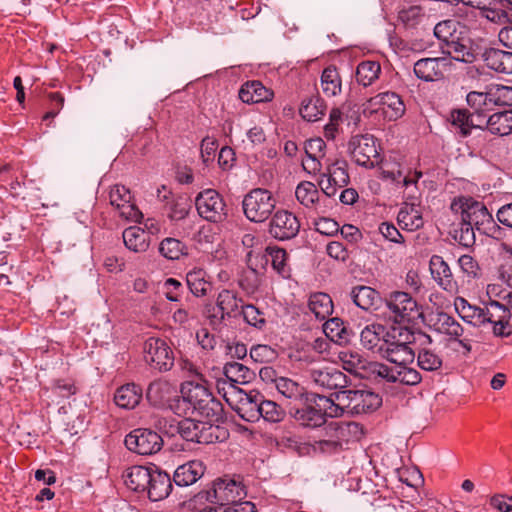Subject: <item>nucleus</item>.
<instances>
[{
    "label": "nucleus",
    "mask_w": 512,
    "mask_h": 512,
    "mask_svg": "<svg viewBox=\"0 0 512 512\" xmlns=\"http://www.w3.org/2000/svg\"><path fill=\"white\" fill-rule=\"evenodd\" d=\"M467 104L477 114V118L481 117V113H486L493 109L492 99L490 96V88L485 92L471 91L466 96Z\"/></svg>",
    "instance_id": "49"
},
{
    "label": "nucleus",
    "mask_w": 512,
    "mask_h": 512,
    "mask_svg": "<svg viewBox=\"0 0 512 512\" xmlns=\"http://www.w3.org/2000/svg\"><path fill=\"white\" fill-rule=\"evenodd\" d=\"M205 275L202 269L192 270L186 274V284L196 297L206 296L211 288V283L205 279Z\"/></svg>",
    "instance_id": "45"
},
{
    "label": "nucleus",
    "mask_w": 512,
    "mask_h": 512,
    "mask_svg": "<svg viewBox=\"0 0 512 512\" xmlns=\"http://www.w3.org/2000/svg\"><path fill=\"white\" fill-rule=\"evenodd\" d=\"M454 307L459 316L466 322L473 325H480L483 308L471 305L462 297H458L454 301Z\"/></svg>",
    "instance_id": "51"
},
{
    "label": "nucleus",
    "mask_w": 512,
    "mask_h": 512,
    "mask_svg": "<svg viewBox=\"0 0 512 512\" xmlns=\"http://www.w3.org/2000/svg\"><path fill=\"white\" fill-rule=\"evenodd\" d=\"M188 415H197L211 423H222L224 421V408L222 403L211 392H208L205 394L203 401L195 405V408H192Z\"/></svg>",
    "instance_id": "22"
},
{
    "label": "nucleus",
    "mask_w": 512,
    "mask_h": 512,
    "mask_svg": "<svg viewBox=\"0 0 512 512\" xmlns=\"http://www.w3.org/2000/svg\"><path fill=\"white\" fill-rule=\"evenodd\" d=\"M325 174L340 188L348 185L350 181L346 161H336L332 163L328 166L327 173Z\"/></svg>",
    "instance_id": "56"
},
{
    "label": "nucleus",
    "mask_w": 512,
    "mask_h": 512,
    "mask_svg": "<svg viewBox=\"0 0 512 512\" xmlns=\"http://www.w3.org/2000/svg\"><path fill=\"white\" fill-rule=\"evenodd\" d=\"M358 430L359 425L355 422H330L325 427L327 438L315 441L313 448L323 453L338 452L344 443L349 442V436L356 434Z\"/></svg>",
    "instance_id": "9"
},
{
    "label": "nucleus",
    "mask_w": 512,
    "mask_h": 512,
    "mask_svg": "<svg viewBox=\"0 0 512 512\" xmlns=\"http://www.w3.org/2000/svg\"><path fill=\"white\" fill-rule=\"evenodd\" d=\"M314 227L317 232L326 236H334L339 231V224L334 219L327 217L315 220Z\"/></svg>",
    "instance_id": "64"
},
{
    "label": "nucleus",
    "mask_w": 512,
    "mask_h": 512,
    "mask_svg": "<svg viewBox=\"0 0 512 512\" xmlns=\"http://www.w3.org/2000/svg\"><path fill=\"white\" fill-rule=\"evenodd\" d=\"M153 470L144 466L129 467L123 474L125 485L134 492H145Z\"/></svg>",
    "instance_id": "29"
},
{
    "label": "nucleus",
    "mask_w": 512,
    "mask_h": 512,
    "mask_svg": "<svg viewBox=\"0 0 512 512\" xmlns=\"http://www.w3.org/2000/svg\"><path fill=\"white\" fill-rule=\"evenodd\" d=\"M385 306L394 325L402 322H414L423 317L417 301L407 292L394 291L385 299Z\"/></svg>",
    "instance_id": "7"
},
{
    "label": "nucleus",
    "mask_w": 512,
    "mask_h": 512,
    "mask_svg": "<svg viewBox=\"0 0 512 512\" xmlns=\"http://www.w3.org/2000/svg\"><path fill=\"white\" fill-rule=\"evenodd\" d=\"M259 412H261V418L271 423H278L285 417L284 409L272 400H265L263 395H261Z\"/></svg>",
    "instance_id": "53"
},
{
    "label": "nucleus",
    "mask_w": 512,
    "mask_h": 512,
    "mask_svg": "<svg viewBox=\"0 0 512 512\" xmlns=\"http://www.w3.org/2000/svg\"><path fill=\"white\" fill-rule=\"evenodd\" d=\"M223 373L231 382L239 384L250 382L254 377V372L239 362L226 363Z\"/></svg>",
    "instance_id": "47"
},
{
    "label": "nucleus",
    "mask_w": 512,
    "mask_h": 512,
    "mask_svg": "<svg viewBox=\"0 0 512 512\" xmlns=\"http://www.w3.org/2000/svg\"><path fill=\"white\" fill-rule=\"evenodd\" d=\"M321 87L328 97H334L341 93L342 80L337 68L333 65L326 67L321 75Z\"/></svg>",
    "instance_id": "44"
},
{
    "label": "nucleus",
    "mask_w": 512,
    "mask_h": 512,
    "mask_svg": "<svg viewBox=\"0 0 512 512\" xmlns=\"http://www.w3.org/2000/svg\"><path fill=\"white\" fill-rule=\"evenodd\" d=\"M398 223L409 231L417 230L424 225L419 205L406 203L398 212Z\"/></svg>",
    "instance_id": "35"
},
{
    "label": "nucleus",
    "mask_w": 512,
    "mask_h": 512,
    "mask_svg": "<svg viewBox=\"0 0 512 512\" xmlns=\"http://www.w3.org/2000/svg\"><path fill=\"white\" fill-rule=\"evenodd\" d=\"M486 66L497 73L512 74V51L487 48L482 53Z\"/></svg>",
    "instance_id": "25"
},
{
    "label": "nucleus",
    "mask_w": 512,
    "mask_h": 512,
    "mask_svg": "<svg viewBox=\"0 0 512 512\" xmlns=\"http://www.w3.org/2000/svg\"><path fill=\"white\" fill-rule=\"evenodd\" d=\"M424 16L423 9L420 6L413 5L399 10L398 21L401 22L405 28H415L421 23Z\"/></svg>",
    "instance_id": "54"
},
{
    "label": "nucleus",
    "mask_w": 512,
    "mask_h": 512,
    "mask_svg": "<svg viewBox=\"0 0 512 512\" xmlns=\"http://www.w3.org/2000/svg\"><path fill=\"white\" fill-rule=\"evenodd\" d=\"M447 65L445 58H422L414 64V73L417 78L432 82L444 77V70Z\"/></svg>",
    "instance_id": "23"
},
{
    "label": "nucleus",
    "mask_w": 512,
    "mask_h": 512,
    "mask_svg": "<svg viewBox=\"0 0 512 512\" xmlns=\"http://www.w3.org/2000/svg\"><path fill=\"white\" fill-rule=\"evenodd\" d=\"M325 110V101L317 95L302 100L299 112L303 119L314 122L324 115Z\"/></svg>",
    "instance_id": "42"
},
{
    "label": "nucleus",
    "mask_w": 512,
    "mask_h": 512,
    "mask_svg": "<svg viewBox=\"0 0 512 512\" xmlns=\"http://www.w3.org/2000/svg\"><path fill=\"white\" fill-rule=\"evenodd\" d=\"M278 357L277 351L269 345H253L250 349V358L256 363H271Z\"/></svg>",
    "instance_id": "59"
},
{
    "label": "nucleus",
    "mask_w": 512,
    "mask_h": 512,
    "mask_svg": "<svg viewBox=\"0 0 512 512\" xmlns=\"http://www.w3.org/2000/svg\"><path fill=\"white\" fill-rule=\"evenodd\" d=\"M295 196L303 206L311 208L319 202L320 194L314 183L302 181L296 187Z\"/></svg>",
    "instance_id": "46"
},
{
    "label": "nucleus",
    "mask_w": 512,
    "mask_h": 512,
    "mask_svg": "<svg viewBox=\"0 0 512 512\" xmlns=\"http://www.w3.org/2000/svg\"><path fill=\"white\" fill-rule=\"evenodd\" d=\"M143 351L145 362L160 372L169 371L174 365V353L167 342L161 338H148L144 343Z\"/></svg>",
    "instance_id": "13"
},
{
    "label": "nucleus",
    "mask_w": 512,
    "mask_h": 512,
    "mask_svg": "<svg viewBox=\"0 0 512 512\" xmlns=\"http://www.w3.org/2000/svg\"><path fill=\"white\" fill-rule=\"evenodd\" d=\"M381 73V65L377 61H362L356 68V81L364 86L368 87L372 85Z\"/></svg>",
    "instance_id": "43"
},
{
    "label": "nucleus",
    "mask_w": 512,
    "mask_h": 512,
    "mask_svg": "<svg viewBox=\"0 0 512 512\" xmlns=\"http://www.w3.org/2000/svg\"><path fill=\"white\" fill-rule=\"evenodd\" d=\"M308 308L318 320H325L333 312V302L327 293L316 292L310 295Z\"/></svg>",
    "instance_id": "38"
},
{
    "label": "nucleus",
    "mask_w": 512,
    "mask_h": 512,
    "mask_svg": "<svg viewBox=\"0 0 512 512\" xmlns=\"http://www.w3.org/2000/svg\"><path fill=\"white\" fill-rule=\"evenodd\" d=\"M210 390L202 384L192 381L186 382L181 388V397L175 402V412L187 416L192 408H195L200 401H203L205 394Z\"/></svg>",
    "instance_id": "20"
},
{
    "label": "nucleus",
    "mask_w": 512,
    "mask_h": 512,
    "mask_svg": "<svg viewBox=\"0 0 512 512\" xmlns=\"http://www.w3.org/2000/svg\"><path fill=\"white\" fill-rule=\"evenodd\" d=\"M142 399V388L134 383L118 388L114 395L115 404L123 409H134Z\"/></svg>",
    "instance_id": "32"
},
{
    "label": "nucleus",
    "mask_w": 512,
    "mask_h": 512,
    "mask_svg": "<svg viewBox=\"0 0 512 512\" xmlns=\"http://www.w3.org/2000/svg\"><path fill=\"white\" fill-rule=\"evenodd\" d=\"M276 200L271 192L263 188L252 189L242 201L244 215L255 223L266 221L275 209Z\"/></svg>",
    "instance_id": "8"
},
{
    "label": "nucleus",
    "mask_w": 512,
    "mask_h": 512,
    "mask_svg": "<svg viewBox=\"0 0 512 512\" xmlns=\"http://www.w3.org/2000/svg\"><path fill=\"white\" fill-rule=\"evenodd\" d=\"M300 230L298 218L288 210H277L269 222L268 232L276 240L286 241L295 238Z\"/></svg>",
    "instance_id": "16"
},
{
    "label": "nucleus",
    "mask_w": 512,
    "mask_h": 512,
    "mask_svg": "<svg viewBox=\"0 0 512 512\" xmlns=\"http://www.w3.org/2000/svg\"><path fill=\"white\" fill-rule=\"evenodd\" d=\"M211 426L206 427V423L197 422L190 418H185L178 422L177 431L180 436L188 441L195 443H209L211 442V435L207 433Z\"/></svg>",
    "instance_id": "24"
},
{
    "label": "nucleus",
    "mask_w": 512,
    "mask_h": 512,
    "mask_svg": "<svg viewBox=\"0 0 512 512\" xmlns=\"http://www.w3.org/2000/svg\"><path fill=\"white\" fill-rule=\"evenodd\" d=\"M349 149L353 160L359 166L372 169L379 162L376 141L372 135L353 136L349 141Z\"/></svg>",
    "instance_id": "14"
},
{
    "label": "nucleus",
    "mask_w": 512,
    "mask_h": 512,
    "mask_svg": "<svg viewBox=\"0 0 512 512\" xmlns=\"http://www.w3.org/2000/svg\"><path fill=\"white\" fill-rule=\"evenodd\" d=\"M273 92L267 89L260 81H248L239 90V98L247 104L270 101Z\"/></svg>",
    "instance_id": "27"
},
{
    "label": "nucleus",
    "mask_w": 512,
    "mask_h": 512,
    "mask_svg": "<svg viewBox=\"0 0 512 512\" xmlns=\"http://www.w3.org/2000/svg\"><path fill=\"white\" fill-rule=\"evenodd\" d=\"M261 395L255 390L245 392L240 389L237 392V401L231 404V407L243 420L256 422L261 418V412H259Z\"/></svg>",
    "instance_id": "18"
},
{
    "label": "nucleus",
    "mask_w": 512,
    "mask_h": 512,
    "mask_svg": "<svg viewBox=\"0 0 512 512\" xmlns=\"http://www.w3.org/2000/svg\"><path fill=\"white\" fill-rule=\"evenodd\" d=\"M162 437L154 430L137 428L125 436L124 444L128 450L138 455H153L163 447Z\"/></svg>",
    "instance_id": "12"
},
{
    "label": "nucleus",
    "mask_w": 512,
    "mask_h": 512,
    "mask_svg": "<svg viewBox=\"0 0 512 512\" xmlns=\"http://www.w3.org/2000/svg\"><path fill=\"white\" fill-rule=\"evenodd\" d=\"M266 251L270 255V262L275 272L283 278L290 276V267L288 265V254L285 249L277 246H268Z\"/></svg>",
    "instance_id": "48"
},
{
    "label": "nucleus",
    "mask_w": 512,
    "mask_h": 512,
    "mask_svg": "<svg viewBox=\"0 0 512 512\" xmlns=\"http://www.w3.org/2000/svg\"><path fill=\"white\" fill-rule=\"evenodd\" d=\"M480 316V325L492 324L495 336L508 337L512 334L511 312L505 305L497 301H491L483 308Z\"/></svg>",
    "instance_id": "15"
},
{
    "label": "nucleus",
    "mask_w": 512,
    "mask_h": 512,
    "mask_svg": "<svg viewBox=\"0 0 512 512\" xmlns=\"http://www.w3.org/2000/svg\"><path fill=\"white\" fill-rule=\"evenodd\" d=\"M442 357L435 351L427 348L418 350L417 364L425 371H437L442 367Z\"/></svg>",
    "instance_id": "52"
},
{
    "label": "nucleus",
    "mask_w": 512,
    "mask_h": 512,
    "mask_svg": "<svg viewBox=\"0 0 512 512\" xmlns=\"http://www.w3.org/2000/svg\"><path fill=\"white\" fill-rule=\"evenodd\" d=\"M173 489L170 475L164 471L154 469L149 480L146 493L151 501H160L167 498Z\"/></svg>",
    "instance_id": "26"
},
{
    "label": "nucleus",
    "mask_w": 512,
    "mask_h": 512,
    "mask_svg": "<svg viewBox=\"0 0 512 512\" xmlns=\"http://www.w3.org/2000/svg\"><path fill=\"white\" fill-rule=\"evenodd\" d=\"M350 298L357 307L365 311L376 308L381 301L378 291L364 285L353 287L350 292Z\"/></svg>",
    "instance_id": "33"
},
{
    "label": "nucleus",
    "mask_w": 512,
    "mask_h": 512,
    "mask_svg": "<svg viewBox=\"0 0 512 512\" xmlns=\"http://www.w3.org/2000/svg\"><path fill=\"white\" fill-rule=\"evenodd\" d=\"M332 395L310 392L297 405L289 407V414L302 426L316 428L326 423V417H337Z\"/></svg>",
    "instance_id": "4"
},
{
    "label": "nucleus",
    "mask_w": 512,
    "mask_h": 512,
    "mask_svg": "<svg viewBox=\"0 0 512 512\" xmlns=\"http://www.w3.org/2000/svg\"><path fill=\"white\" fill-rule=\"evenodd\" d=\"M109 200L112 206L118 208L121 203L131 200L130 191L125 186L116 184L110 189Z\"/></svg>",
    "instance_id": "63"
},
{
    "label": "nucleus",
    "mask_w": 512,
    "mask_h": 512,
    "mask_svg": "<svg viewBox=\"0 0 512 512\" xmlns=\"http://www.w3.org/2000/svg\"><path fill=\"white\" fill-rule=\"evenodd\" d=\"M337 417L344 413L354 416L371 413L377 410L382 404V398L379 394L371 390H352L344 389L332 393Z\"/></svg>",
    "instance_id": "5"
},
{
    "label": "nucleus",
    "mask_w": 512,
    "mask_h": 512,
    "mask_svg": "<svg viewBox=\"0 0 512 512\" xmlns=\"http://www.w3.org/2000/svg\"><path fill=\"white\" fill-rule=\"evenodd\" d=\"M429 268L433 279L444 291L451 294L458 292V283L454 279L450 266L442 256L433 255L429 261Z\"/></svg>",
    "instance_id": "21"
},
{
    "label": "nucleus",
    "mask_w": 512,
    "mask_h": 512,
    "mask_svg": "<svg viewBox=\"0 0 512 512\" xmlns=\"http://www.w3.org/2000/svg\"><path fill=\"white\" fill-rule=\"evenodd\" d=\"M458 265L462 273L469 279H475L479 277L480 267L478 262L468 254L462 255L458 259Z\"/></svg>",
    "instance_id": "61"
},
{
    "label": "nucleus",
    "mask_w": 512,
    "mask_h": 512,
    "mask_svg": "<svg viewBox=\"0 0 512 512\" xmlns=\"http://www.w3.org/2000/svg\"><path fill=\"white\" fill-rule=\"evenodd\" d=\"M490 96L494 106H512V86L494 85L490 87Z\"/></svg>",
    "instance_id": "60"
},
{
    "label": "nucleus",
    "mask_w": 512,
    "mask_h": 512,
    "mask_svg": "<svg viewBox=\"0 0 512 512\" xmlns=\"http://www.w3.org/2000/svg\"><path fill=\"white\" fill-rule=\"evenodd\" d=\"M434 35L441 42L443 54L452 59L473 63L477 53L472 48L469 28L454 19H448L437 23L434 27Z\"/></svg>",
    "instance_id": "2"
},
{
    "label": "nucleus",
    "mask_w": 512,
    "mask_h": 512,
    "mask_svg": "<svg viewBox=\"0 0 512 512\" xmlns=\"http://www.w3.org/2000/svg\"><path fill=\"white\" fill-rule=\"evenodd\" d=\"M195 206L201 218L212 223H222L228 217L226 203L215 189H205L195 198Z\"/></svg>",
    "instance_id": "11"
},
{
    "label": "nucleus",
    "mask_w": 512,
    "mask_h": 512,
    "mask_svg": "<svg viewBox=\"0 0 512 512\" xmlns=\"http://www.w3.org/2000/svg\"><path fill=\"white\" fill-rule=\"evenodd\" d=\"M432 321L433 329L438 333L447 335L450 340H459L464 333L461 324L446 312H437Z\"/></svg>",
    "instance_id": "31"
},
{
    "label": "nucleus",
    "mask_w": 512,
    "mask_h": 512,
    "mask_svg": "<svg viewBox=\"0 0 512 512\" xmlns=\"http://www.w3.org/2000/svg\"><path fill=\"white\" fill-rule=\"evenodd\" d=\"M125 246L133 252H144L149 247V236L141 228L131 226L122 234Z\"/></svg>",
    "instance_id": "36"
},
{
    "label": "nucleus",
    "mask_w": 512,
    "mask_h": 512,
    "mask_svg": "<svg viewBox=\"0 0 512 512\" xmlns=\"http://www.w3.org/2000/svg\"><path fill=\"white\" fill-rule=\"evenodd\" d=\"M240 316L248 325L258 329H262L266 324L264 313L252 304L243 305Z\"/></svg>",
    "instance_id": "58"
},
{
    "label": "nucleus",
    "mask_w": 512,
    "mask_h": 512,
    "mask_svg": "<svg viewBox=\"0 0 512 512\" xmlns=\"http://www.w3.org/2000/svg\"><path fill=\"white\" fill-rule=\"evenodd\" d=\"M163 287L165 289V297L168 301L178 302L183 293V285L175 278H168L165 280Z\"/></svg>",
    "instance_id": "62"
},
{
    "label": "nucleus",
    "mask_w": 512,
    "mask_h": 512,
    "mask_svg": "<svg viewBox=\"0 0 512 512\" xmlns=\"http://www.w3.org/2000/svg\"><path fill=\"white\" fill-rule=\"evenodd\" d=\"M275 388L279 394L288 400L289 407L297 405L310 393L297 381L284 376H282L281 379H278V383Z\"/></svg>",
    "instance_id": "28"
},
{
    "label": "nucleus",
    "mask_w": 512,
    "mask_h": 512,
    "mask_svg": "<svg viewBox=\"0 0 512 512\" xmlns=\"http://www.w3.org/2000/svg\"><path fill=\"white\" fill-rule=\"evenodd\" d=\"M191 201L189 198L179 196L172 200L169 206L168 218L171 221L178 222L185 219L191 210Z\"/></svg>",
    "instance_id": "55"
},
{
    "label": "nucleus",
    "mask_w": 512,
    "mask_h": 512,
    "mask_svg": "<svg viewBox=\"0 0 512 512\" xmlns=\"http://www.w3.org/2000/svg\"><path fill=\"white\" fill-rule=\"evenodd\" d=\"M370 107L376 108L390 121H394L403 116L405 105L401 97L395 92L379 93L368 100Z\"/></svg>",
    "instance_id": "19"
},
{
    "label": "nucleus",
    "mask_w": 512,
    "mask_h": 512,
    "mask_svg": "<svg viewBox=\"0 0 512 512\" xmlns=\"http://www.w3.org/2000/svg\"><path fill=\"white\" fill-rule=\"evenodd\" d=\"M246 264L247 269L241 272L238 284L247 294H254L261 284L258 263L252 261V255H246Z\"/></svg>",
    "instance_id": "34"
},
{
    "label": "nucleus",
    "mask_w": 512,
    "mask_h": 512,
    "mask_svg": "<svg viewBox=\"0 0 512 512\" xmlns=\"http://www.w3.org/2000/svg\"><path fill=\"white\" fill-rule=\"evenodd\" d=\"M501 1L502 0H493L490 2L488 0L487 2H483V4L478 8L480 11V16L495 24L502 25L508 23L512 18V10L506 11L502 8H499L497 4Z\"/></svg>",
    "instance_id": "41"
},
{
    "label": "nucleus",
    "mask_w": 512,
    "mask_h": 512,
    "mask_svg": "<svg viewBox=\"0 0 512 512\" xmlns=\"http://www.w3.org/2000/svg\"><path fill=\"white\" fill-rule=\"evenodd\" d=\"M204 474V466L200 461H190L180 465L174 472L173 482L176 486L187 487L194 484Z\"/></svg>",
    "instance_id": "30"
},
{
    "label": "nucleus",
    "mask_w": 512,
    "mask_h": 512,
    "mask_svg": "<svg viewBox=\"0 0 512 512\" xmlns=\"http://www.w3.org/2000/svg\"><path fill=\"white\" fill-rule=\"evenodd\" d=\"M247 496L246 486L239 475H225L213 481L210 489L199 493L201 499L220 506L244 500Z\"/></svg>",
    "instance_id": "6"
},
{
    "label": "nucleus",
    "mask_w": 512,
    "mask_h": 512,
    "mask_svg": "<svg viewBox=\"0 0 512 512\" xmlns=\"http://www.w3.org/2000/svg\"><path fill=\"white\" fill-rule=\"evenodd\" d=\"M159 253L168 260H178L187 255V246L179 239L167 237L159 244Z\"/></svg>",
    "instance_id": "50"
},
{
    "label": "nucleus",
    "mask_w": 512,
    "mask_h": 512,
    "mask_svg": "<svg viewBox=\"0 0 512 512\" xmlns=\"http://www.w3.org/2000/svg\"><path fill=\"white\" fill-rule=\"evenodd\" d=\"M450 209L460 213L461 220L480 233L492 238H500L502 229L484 203L469 196H460L452 201Z\"/></svg>",
    "instance_id": "3"
},
{
    "label": "nucleus",
    "mask_w": 512,
    "mask_h": 512,
    "mask_svg": "<svg viewBox=\"0 0 512 512\" xmlns=\"http://www.w3.org/2000/svg\"><path fill=\"white\" fill-rule=\"evenodd\" d=\"M243 300L237 296V293L224 289L216 299V307H207V317L213 327L223 324L226 319L236 318L240 316L243 306Z\"/></svg>",
    "instance_id": "10"
},
{
    "label": "nucleus",
    "mask_w": 512,
    "mask_h": 512,
    "mask_svg": "<svg viewBox=\"0 0 512 512\" xmlns=\"http://www.w3.org/2000/svg\"><path fill=\"white\" fill-rule=\"evenodd\" d=\"M309 379L318 388L328 390H344L348 385V377L338 368L325 366L312 368L308 371Z\"/></svg>",
    "instance_id": "17"
},
{
    "label": "nucleus",
    "mask_w": 512,
    "mask_h": 512,
    "mask_svg": "<svg viewBox=\"0 0 512 512\" xmlns=\"http://www.w3.org/2000/svg\"><path fill=\"white\" fill-rule=\"evenodd\" d=\"M449 120L463 137L469 136L474 126H481L480 123H476L474 116L466 109H453L450 112Z\"/></svg>",
    "instance_id": "40"
},
{
    "label": "nucleus",
    "mask_w": 512,
    "mask_h": 512,
    "mask_svg": "<svg viewBox=\"0 0 512 512\" xmlns=\"http://www.w3.org/2000/svg\"><path fill=\"white\" fill-rule=\"evenodd\" d=\"M323 332L331 341L340 345L349 343L352 335L340 318L327 320L323 325Z\"/></svg>",
    "instance_id": "39"
},
{
    "label": "nucleus",
    "mask_w": 512,
    "mask_h": 512,
    "mask_svg": "<svg viewBox=\"0 0 512 512\" xmlns=\"http://www.w3.org/2000/svg\"><path fill=\"white\" fill-rule=\"evenodd\" d=\"M430 345V335L420 330L414 331L404 325L385 327L373 323L364 327L360 333L361 345L393 364H412L416 357V342Z\"/></svg>",
    "instance_id": "1"
},
{
    "label": "nucleus",
    "mask_w": 512,
    "mask_h": 512,
    "mask_svg": "<svg viewBox=\"0 0 512 512\" xmlns=\"http://www.w3.org/2000/svg\"><path fill=\"white\" fill-rule=\"evenodd\" d=\"M451 235L463 247L469 248L475 244L474 228L462 220L459 226L451 232Z\"/></svg>",
    "instance_id": "57"
},
{
    "label": "nucleus",
    "mask_w": 512,
    "mask_h": 512,
    "mask_svg": "<svg viewBox=\"0 0 512 512\" xmlns=\"http://www.w3.org/2000/svg\"><path fill=\"white\" fill-rule=\"evenodd\" d=\"M486 129L492 134L505 136L512 133V110L496 112L487 118Z\"/></svg>",
    "instance_id": "37"
}]
</instances>
